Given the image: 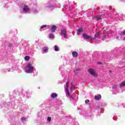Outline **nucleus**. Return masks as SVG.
Segmentation results:
<instances>
[{
  "label": "nucleus",
  "instance_id": "a211bd4d",
  "mask_svg": "<svg viewBox=\"0 0 125 125\" xmlns=\"http://www.w3.org/2000/svg\"><path fill=\"white\" fill-rule=\"evenodd\" d=\"M59 47H58L57 45H55V51H59Z\"/></svg>",
  "mask_w": 125,
  "mask_h": 125
},
{
  "label": "nucleus",
  "instance_id": "7ed1b4c3",
  "mask_svg": "<svg viewBox=\"0 0 125 125\" xmlns=\"http://www.w3.org/2000/svg\"><path fill=\"white\" fill-rule=\"evenodd\" d=\"M60 35H62V36H63L64 38L66 39L67 38V31H66V29H62L60 33Z\"/></svg>",
  "mask_w": 125,
  "mask_h": 125
},
{
  "label": "nucleus",
  "instance_id": "6ab92c4d",
  "mask_svg": "<svg viewBox=\"0 0 125 125\" xmlns=\"http://www.w3.org/2000/svg\"><path fill=\"white\" fill-rule=\"evenodd\" d=\"M65 91H66V94H67L68 96H69V97H72V96H71V95H70V93L69 92V91H68V90H65Z\"/></svg>",
  "mask_w": 125,
  "mask_h": 125
},
{
  "label": "nucleus",
  "instance_id": "9b49d317",
  "mask_svg": "<svg viewBox=\"0 0 125 125\" xmlns=\"http://www.w3.org/2000/svg\"><path fill=\"white\" fill-rule=\"evenodd\" d=\"M95 100H100L101 99V95H98L95 96Z\"/></svg>",
  "mask_w": 125,
  "mask_h": 125
},
{
  "label": "nucleus",
  "instance_id": "6e6552de",
  "mask_svg": "<svg viewBox=\"0 0 125 125\" xmlns=\"http://www.w3.org/2000/svg\"><path fill=\"white\" fill-rule=\"evenodd\" d=\"M77 35H81L83 32V28H79L77 30Z\"/></svg>",
  "mask_w": 125,
  "mask_h": 125
},
{
  "label": "nucleus",
  "instance_id": "b1692460",
  "mask_svg": "<svg viewBox=\"0 0 125 125\" xmlns=\"http://www.w3.org/2000/svg\"><path fill=\"white\" fill-rule=\"evenodd\" d=\"M21 121H26V118L25 117L21 118Z\"/></svg>",
  "mask_w": 125,
  "mask_h": 125
},
{
  "label": "nucleus",
  "instance_id": "bb28decb",
  "mask_svg": "<svg viewBox=\"0 0 125 125\" xmlns=\"http://www.w3.org/2000/svg\"><path fill=\"white\" fill-rule=\"evenodd\" d=\"M103 39H106V36H104Z\"/></svg>",
  "mask_w": 125,
  "mask_h": 125
},
{
  "label": "nucleus",
  "instance_id": "dca6fc26",
  "mask_svg": "<svg viewBox=\"0 0 125 125\" xmlns=\"http://www.w3.org/2000/svg\"><path fill=\"white\" fill-rule=\"evenodd\" d=\"M119 86H120V87H123V86H125V82H122L120 84Z\"/></svg>",
  "mask_w": 125,
  "mask_h": 125
},
{
  "label": "nucleus",
  "instance_id": "4468645a",
  "mask_svg": "<svg viewBox=\"0 0 125 125\" xmlns=\"http://www.w3.org/2000/svg\"><path fill=\"white\" fill-rule=\"evenodd\" d=\"M69 83H70V82L69 81H67L66 83L65 90H68V88L69 87Z\"/></svg>",
  "mask_w": 125,
  "mask_h": 125
},
{
  "label": "nucleus",
  "instance_id": "20e7f679",
  "mask_svg": "<svg viewBox=\"0 0 125 125\" xmlns=\"http://www.w3.org/2000/svg\"><path fill=\"white\" fill-rule=\"evenodd\" d=\"M83 38L84 39V40H92L93 39V38H92V37L91 36H89L86 34H85V33H83Z\"/></svg>",
  "mask_w": 125,
  "mask_h": 125
},
{
  "label": "nucleus",
  "instance_id": "f03ea898",
  "mask_svg": "<svg viewBox=\"0 0 125 125\" xmlns=\"http://www.w3.org/2000/svg\"><path fill=\"white\" fill-rule=\"evenodd\" d=\"M88 72L90 75H91V76H93V77H97L98 76L97 74H96V72L94 71L93 69H89L88 70Z\"/></svg>",
  "mask_w": 125,
  "mask_h": 125
},
{
  "label": "nucleus",
  "instance_id": "f3484780",
  "mask_svg": "<svg viewBox=\"0 0 125 125\" xmlns=\"http://www.w3.org/2000/svg\"><path fill=\"white\" fill-rule=\"evenodd\" d=\"M24 59L26 60V61H29L30 60V57L28 56H25L24 57Z\"/></svg>",
  "mask_w": 125,
  "mask_h": 125
},
{
  "label": "nucleus",
  "instance_id": "cd10ccee",
  "mask_svg": "<svg viewBox=\"0 0 125 125\" xmlns=\"http://www.w3.org/2000/svg\"><path fill=\"white\" fill-rule=\"evenodd\" d=\"M99 64H102V63L101 62H99Z\"/></svg>",
  "mask_w": 125,
  "mask_h": 125
},
{
  "label": "nucleus",
  "instance_id": "9d476101",
  "mask_svg": "<svg viewBox=\"0 0 125 125\" xmlns=\"http://www.w3.org/2000/svg\"><path fill=\"white\" fill-rule=\"evenodd\" d=\"M72 56L74 58L78 57V52L77 51H73L72 52Z\"/></svg>",
  "mask_w": 125,
  "mask_h": 125
},
{
  "label": "nucleus",
  "instance_id": "412c9836",
  "mask_svg": "<svg viewBox=\"0 0 125 125\" xmlns=\"http://www.w3.org/2000/svg\"><path fill=\"white\" fill-rule=\"evenodd\" d=\"M47 120L48 122H51V117H48Z\"/></svg>",
  "mask_w": 125,
  "mask_h": 125
},
{
  "label": "nucleus",
  "instance_id": "4be33fe9",
  "mask_svg": "<svg viewBox=\"0 0 125 125\" xmlns=\"http://www.w3.org/2000/svg\"><path fill=\"white\" fill-rule=\"evenodd\" d=\"M43 28H46V25H43L41 27V29H43Z\"/></svg>",
  "mask_w": 125,
  "mask_h": 125
},
{
  "label": "nucleus",
  "instance_id": "39448f33",
  "mask_svg": "<svg viewBox=\"0 0 125 125\" xmlns=\"http://www.w3.org/2000/svg\"><path fill=\"white\" fill-rule=\"evenodd\" d=\"M56 29H57L56 25H52L50 27V30H51L52 33H54L56 31Z\"/></svg>",
  "mask_w": 125,
  "mask_h": 125
},
{
  "label": "nucleus",
  "instance_id": "ddd939ff",
  "mask_svg": "<svg viewBox=\"0 0 125 125\" xmlns=\"http://www.w3.org/2000/svg\"><path fill=\"white\" fill-rule=\"evenodd\" d=\"M42 51L44 52H48V48L47 47H44L42 49Z\"/></svg>",
  "mask_w": 125,
  "mask_h": 125
},
{
  "label": "nucleus",
  "instance_id": "0eeeda50",
  "mask_svg": "<svg viewBox=\"0 0 125 125\" xmlns=\"http://www.w3.org/2000/svg\"><path fill=\"white\" fill-rule=\"evenodd\" d=\"M23 11H26V12L30 10V9L27 5H24L23 8Z\"/></svg>",
  "mask_w": 125,
  "mask_h": 125
},
{
  "label": "nucleus",
  "instance_id": "c85d7f7f",
  "mask_svg": "<svg viewBox=\"0 0 125 125\" xmlns=\"http://www.w3.org/2000/svg\"><path fill=\"white\" fill-rule=\"evenodd\" d=\"M76 71H79V69H77Z\"/></svg>",
  "mask_w": 125,
  "mask_h": 125
},
{
  "label": "nucleus",
  "instance_id": "f257e3e1",
  "mask_svg": "<svg viewBox=\"0 0 125 125\" xmlns=\"http://www.w3.org/2000/svg\"><path fill=\"white\" fill-rule=\"evenodd\" d=\"M27 68H28L29 69L26 70L25 72L27 74H29V73H31L33 70H34V67L32 66V64L31 63H29L28 65H27Z\"/></svg>",
  "mask_w": 125,
  "mask_h": 125
},
{
  "label": "nucleus",
  "instance_id": "aec40b11",
  "mask_svg": "<svg viewBox=\"0 0 125 125\" xmlns=\"http://www.w3.org/2000/svg\"><path fill=\"white\" fill-rule=\"evenodd\" d=\"M73 89H75V86L72 85L70 87L71 91H73Z\"/></svg>",
  "mask_w": 125,
  "mask_h": 125
},
{
  "label": "nucleus",
  "instance_id": "393cba45",
  "mask_svg": "<svg viewBox=\"0 0 125 125\" xmlns=\"http://www.w3.org/2000/svg\"><path fill=\"white\" fill-rule=\"evenodd\" d=\"M117 85H114V86H112V88H117Z\"/></svg>",
  "mask_w": 125,
  "mask_h": 125
},
{
  "label": "nucleus",
  "instance_id": "2eb2a0df",
  "mask_svg": "<svg viewBox=\"0 0 125 125\" xmlns=\"http://www.w3.org/2000/svg\"><path fill=\"white\" fill-rule=\"evenodd\" d=\"M49 38L51 39H54V34L52 33L49 34Z\"/></svg>",
  "mask_w": 125,
  "mask_h": 125
},
{
  "label": "nucleus",
  "instance_id": "5701e85b",
  "mask_svg": "<svg viewBox=\"0 0 125 125\" xmlns=\"http://www.w3.org/2000/svg\"><path fill=\"white\" fill-rule=\"evenodd\" d=\"M89 103V100H86L85 101V103H86V104H87V103Z\"/></svg>",
  "mask_w": 125,
  "mask_h": 125
},
{
  "label": "nucleus",
  "instance_id": "423d86ee",
  "mask_svg": "<svg viewBox=\"0 0 125 125\" xmlns=\"http://www.w3.org/2000/svg\"><path fill=\"white\" fill-rule=\"evenodd\" d=\"M99 37H100V31L95 33V34L94 35V38L93 39L94 40H96V39H97V38H99Z\"/></svg>",
  "mask_w": 125,
  "mask_h": 125
},
{
  "label": "nucleus",
  "instance_id": "f8f14e48",
  "mask_svg": "<svg viewBox=\"0 0 125 125\" xmlns=\"http://www.w3.org/2000/svg\"><path fill=\"white\" fill-rule=\"evenodd\" d=\"M94 19H96L97 21L98 20H102V19L101 18V16H98L97 17H94Z\"/></svg>",
  "mask_w": 125,
  "mask_h": 125
},
{
  "label": "nucleus",
  "instance_id": "a878e982",
  "mask_svg": "<svg viewBox=\"0 0 125 125\" xmlns=\"http://www.w3.org/2000/svg\"><path fill=\"white\" fill-rule=\"evenodd\" d=\"M70 84H71V86H72V85H74V84H73V83H71Z\"/></svg>",
  "mask_w": 125,
  "mask_h": 125
},
{
  "label": "nucleus",
  "instance_id": "1a4fd4ad",
  "mask_svg": "<svg viewBox=\"0 0 125 125\" xmlns=\"http://www.w3.org/2000/svg\"><path fill=\"white\" fill-rule=\"evenodd\" d=\"M58 96V95L56 93H53L51 95L52 98H56Z\"/></svg>",
  "mask_w": 125,
  "mask_h": 125
}]
</instances>
